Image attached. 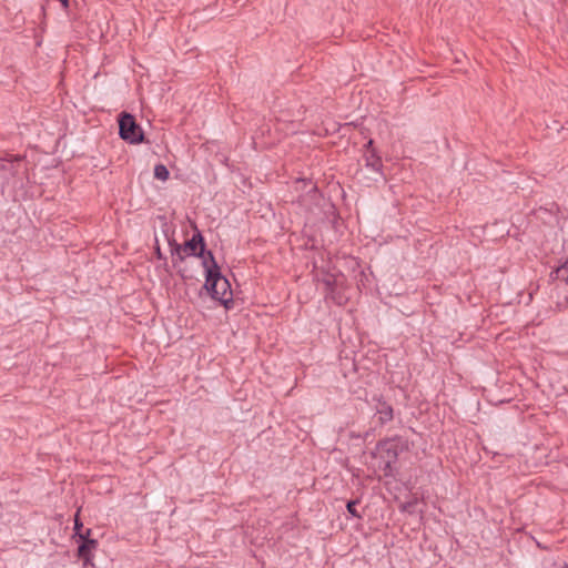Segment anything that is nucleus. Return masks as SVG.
<instances>
[{
    "mask_svg": "<svg viewBox=\"0 0 568 568\" xmlns=\"http://www.w3.org/2000/svg\"><path fill=\"white\" fill-rule=\"evenodd\" d=\"M203 267L205 272V288L211 296L219 301L225 308H230L233 303V293L226 277H224L217 266L213 255L209 252L203 257Z\"/></svg>",
    "mask_w": 568,
    "mask_h": 568,
    "instance_id": "f257e3e1",
    "label": "nucleus"
},
{
    "mask_svg": "<svg viewBox=\"0 0 568 568\" xmlns=\"http://www.w3.org/2000/svg\"><path fill=\"white\" fill-rule=\"evenodd\" d=\"M397 459L396 445L393 442H385L377 446L374 455V467L384 474L393 475L394 465Z\"/></svg>",
    "mask_w": 568,
    "mask_h": 568,
    "instance_id": "f03ea898",
    "label": "nucleus"
},
{
    "mask_svg": "<svg viewBox=\"0 0 568 568\" xmlns=\"http://www.w3.org/2000/svg\"><path fill=\"white\" fill-rule=\"evenodd\" d=\"M120 136L130 143H140L143 140V132L134 118L129 113L121 114L119 119Z\"/></svg>",
    "mask_w": 568,
    "mask_h": 568,
    "instance_id": "7ed1b4c3",
    "label": "nucleus"
},
{
    "mask_svg": "<svg viewBox=\"0 0 568 568\" xmlns=\"http://www.w3.org/2000/svg\"><path fill=\"white\" fill-rule=\"evenodd\" d=\"M183 251L189 254V255H194V256H202V258L204 257V244H203V239L201 236L200 233L195 234L192 236L191 240H189L185 244H184V247H183ZM205 256H207V254H205Z\"/></svg>",
    "mask_w": 568,
    "mask_h": 568,
    "instance_id": "20e7f679",
    "label": "nucleus"
},
{
    "mask_svg": "<svg viewBox=\"0 0 568 568\" xmlns=\"http://www.w3.org/2000/svg\"><path fill=\"white\" fill-rule=\"evenodd\" d=\"M97 541L93 539L85 540L78 549L79 556L84 558L85 564L90 561V552L95 549Z\"/></svg>",
    "mask_w": 568,
    "mask_h": 568,
    "instance_id": "39448f33",
    "label": "nucleus"
},
{
    "mask_svg": "<svg viewBox=\"0 0 568 568\" xmlns=\"http://www.w3.org/2000/svg\"><path fill=\"white\" fill-rule=\"evenodd\" d=\"M367 166L374 172H379L382 163L381 159L375 154L374 150H369V154L366 155Z\"/></svg>",
    "mask_w": 568,
    "mask_h": 568,
    "instance_id": "423d86ee",
    "label": "nucleus"
},
{
    "mask_svg": "<svg viewBox=\"0 0 568 568\" xmlns=\"http://www.w3.org/2000/svg\"><path fill=\"white\" fill-rule=\"evenodd\" d=\"M169 170L166 169L165 165L163 164H158L155 165L154 168V176L158 179V180H161V181H166L169 179Z\"/></svg>",
    "mask_w": 568,
    "mask_h": 568,
    "instance_id": "0eeeda50",
    "label": "nucleus"
},
{
    "mask_svg": "<svg viewBox=\"0 0 568 568\" xmlns=\"http://www.w3.org/2000/svg\"><path fill=\"white\" fill-rule=\"evenodd\" d=\"M355 506H356V501H348V503H347V510H348V513H349L352 516L357 517L358 515H357V511H356Z\"/></svg>",
    "mask_w": 568,
    "mask_h": 568,
    "instance_id": "6e6552de",
    "label": "nucleus"
},
{
    "mask_svg": "<svg viewBox=\"0 0 568 568\" xmlns=\"http://www.w3.org/2000/svg\"><path fill=\"white\" fill-rule=\"evenodd\" d=\"M385 418L389 419L392 417V409L390 408H387V410H385Z\"/></svg>",
    "mask_w": 568,
    "mask_h": 568,
    "instance_id": "1a4fd4ad",
    "label": "nucleus"
},
{
    "mask_svg": "<svg viewBox=\"0 0 568 568\" xmlns=\"http://www.w3.org/2000/svg\"><path fill=\"white\" fill-rule=\"evenodd\" d=\"M82 525L79 523L78 518H75V524H74V527H75V530L80 529Z\"/></svg>",
    "mask_w": 568,
    "mask_h": 568,
    "instance_id": "9d476101",
    "label": "nucleus"
},
{
    "mask_svg": "<svg viewBox=\"0 0 568 568\" xmlns=\"http://www.w3.org/2000/svg\"><path fill=\"white\" fill-rule=\"evenodd\" d=\"M61 2V4L67 8L68 4H69V0H59Z\"/></svg>",
    "mask_w": 568,
    "mask_h": 568,
    "instance_id": "9b49d317",
    "label": "nucleus"
},
{
    "mask_svg": "<svg viewBox=\"0 0 568 568\" xmlns=\"http://www.w3.org/2000/svg\"><path fill=\"white\" fill-rule=\"evenodd\" d=\"M372 144H373V141L371 140V141H368L367 146L371 149Z\"/></svg>",
    "mask_w": 568,
    "mask_h": 568,
    "instance_id": "f8f14e48",
    "label": "nucleus"
},
{
    "mask_svg": "<svg viewBox=\"0 0 568 568\" xmlns=\"http://www.w3.org/2000/svg\"><path fill=\"white\" fill-rule=\"evenodd\" d=\"M310 185V187L313 190L314 189V185L312 183H307Z\"/></svg>",
    "mask_w": 568,
    "mask_h": 568,
    "instance_id": "ddd939ff",
    "label": "nucleus"
}]
</instances>
